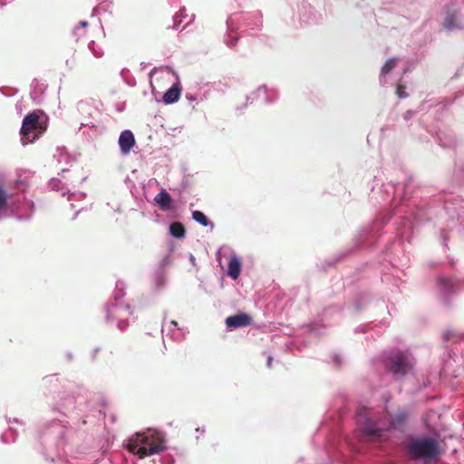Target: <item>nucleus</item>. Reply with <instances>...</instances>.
<instances>
[{"label": "nucleus", "mask_w": 464, "mask_h": 464, "mask_svg": "<svg viewBox=\"0 0 464 464\" xmlns=\"http://www.w3.org/2000/svg\"><path fill=\"white\" fill-rule=\"evenodd\" d=\"M436 138H437L438 143L441 147H444V148L453 147L455 145V143H456L455 140L452 137L448 136L444 132H440V131L437 132L436 133Z\"/></svg>", "instance_id": "cd10ccee"}, {"label": "nucleus", "mask_w": 464, "mask_h": 464, "mask_svg": "<svg viewBox=\"0 0 464 464\" xmlns=\"http://www.w3.org/2000/svg\"><path fill=\"white\" fill-rule=\"evenodd\" d=\"M410 412L403 409L398 411L390 420L378 418L376 412L368 408H360L357 411V422L362 432L367 436L381 437L382 433L391 429H401L409 419Z\"/></svg>", "instance_id": "f03ea898"}, {"label": "nucleus", "mask_w": 464, "mask_h": 464, "mask_svg": "<svg viewBox=\"0 0 464 464\" xmlns=\"http://www.w3.org/2000/svg\"><path fill=\"white\" fill-rule=\"evenodd\" d=\"M100 347H95L92 352V360H94L96 358V355L99 353L100 352Z\"/></svg>", "instance_id": "49530a36"}, {"label": "nucleus", "mask_w": 464, "mask_h": 464, "mask_svg": "<svg viewBox=\"0 0 464 464\" xmlns=\"http://www.w3.org/2000/svg\"><path fill=\"white\" fill-rule=\"evenodd\" d=\"M68 358L71 360L72 358V353H68Z\"/></svg>", "instance_id": "4d7b16f0"}, {"label": "nucleus", "mask_w": 464, "mask_h": 464, "mask_svg": "<svg viewBox=\"0 0 464 464\" xmlns=\"http://www.w3.org/2000/svg\"><path fill=\"white\" fill-rule=\"evenodd\" d=\"M89 108V105L83 102H80L78 103V110L79 111H86V109Z\"/></svg>", "instance_id": "c03bdc74"}, {"label": "nucleus", "mask_w": 464, "mask_h": 464, "mask_svg": "<svg viewBox=\"0 0 464 464\" xmlns=\"http://www.w3.org/2000/svg\"><path fill=\"white\" fill-rule=\"evenodd\" d=\"M162 332L166 333L167 336H169L172 340L180 342L185 338V331L178 327L176 321H170L169 326L163 325Z\"/></svg>", "instance_id": "aec40b11"}, {"label": "nucleus", "mask_w": 464, "mask_h": 464, "mask_svg": "<svg viewBox=\"0 0 464 464\" xmlns=\"http://www.w3.org/2000/svg\"><path fill=\"white\" fill-rule=\"evenodd\" d=\"M366 325H362V326H360L358 328L355 329L356 332L358 331H361V332H366Z\"/></svg>", "instance_id": "3c124183"}, {"label": "nucleus", "mask_w": 464, "mask_h": 464, "mask_svg": "<svg viewBox=\"0 0 464 464\" xmlns=\"http://www.w3.org/2000/svg\"><path fill=\"white\" fill-rule=\"evenodd\" d=\"M83 127H88L90 130H92L93 132L96 131L97 124L93 122L92 121H85L81 123L80 130Z\"/></svg>", "instance_id": "4c0bfd02"}, {"label": "nucleus", "mask_w": 464, "mask_h": 464, "mask_svg": "<svg viewBox=\"0 0 464 464\" xmlns=\"http://www.w3.org/2000/svg\"><path fill=\"white\" fill-rule=\"evenodd\" d=\"M251 323L252 317L245 313H238L226 319V326L229 330L246 327L250 325Z\"/></svg>", "instance_id": "f3484780"}, {"label": "nucleus", "mask_w": 464, "mask_h": 464, "mask_svg": "<svg viewBox=\"0 0 464 464\" xmlns=\"http://www.w3.org/2000/svg\"><path fill=\"white\" fill-rule=\"evenodd\" d=\"M68 158V153L63 148H58L55 153L53 154V159L56 160L58 163H61L63 160L66 161Z\"/></svg>", "instance_id": "72a5a7b5"}, {"label": "nucleus", "mask_w": 464, "mask_h": 464, "mask_svg": "<svg viewBox=\"0 0 464 464\" xmlns=\"http://www.w3.org/2000/svg\"><path fill=\"white\" fill-rule=\"evenodd\" d=\"M181 93V86L179 82L174 83L162 96L165 104H172L179 101Z\"/></svg>", "instance_id": "412c9836"}, {"label": "nucleus", "mask_w": 464, "mask_h": 464, "mask_svg": "<svg viewBox=\"0 0 464 464\" xmlns=\"http://www.w3.org/2000/svg\"><path fill=\"white\" fill-rule=\"evenodd\" d=\"M81 210H77L74 215H73V218H72V220L76 219V218L78 217L79 213H80Z\"/></svg>", "instance_id": "5fc2aeb1"}, {"label": "nucleus", "mask_w": 464, "mask_h": 464, "mask_svg": "<svg viewBox=\"0 0 464 464\" xmlns=\"http://www.w3.org/2000/svg\"><path fill=\"white\" fill-rule=\"evenodd\" d=\"M416 111H411V110H409L407 111L404 114H403V119L405 121H409L410 119H411L414 115H416Z\"/></svg>", "instance_id": "79ce46f5"}, {"label": "nucleus", "mask_w": 464, "mask_h": 464, "mask_svg": "<svg viewBox=\"0 0 464 464\" xmlns=\"http://www.w3.org/2000/svg\"><path fill=\"white\" fill-rule=\"evenodd\" d=\"M6 421L9 425L12 423L23 424V422L17 418H14L13 420H11L10 418H6Z\"/></svg>", "instance_id": "a18cd8bd"}, {"label": "nucleus", "mask_w": 464, "mask_h": 464, "mask_svg": "<svg viewBox=\"0 0 464 464\" xmlns=\"http://www.w3.org/2000/svg\"><path fill=\"white\" fill-rule=\"evenodd\" d=\"M192 218L203 227H214L213 223L208 219L207 216L202 211L194 210L192 212Z\"/></svg>", "instance_id": "c85d7f7f"}, {"label": "nucleus", "mask_w": 464, "mask_h": 464, "mask_svg": "<svg viewBox=\"0 0 464 464\" xmlns=\"http://www.w3.org/2000/svg\"><path fill=\"white\" fill-rule=\"evenodd\" d=\"M156 286L157 288H161L165 285L166 280L163 275H158L156 277Z\"/></svg>", "instance_id": "ea45409f"}, {"label": "nucleus", "mask_w": 464, "mask_h": 464, "mask_svg": "<svg viewBox=\"0 0 464 464\" xmlns=\"http://www.w3.org/2000/svg\"><path fill=\"white\" fill-rule=\"evenodd\" d=\"M16 439V432L10 427L9 431L5 432L1 436V440L4 443L14 442Z\"/></svg>", "instance_id": "473e14b6"}, {"label": "nucleus", "mask_w": 464, "mask_h": 464, "mask_svg": "<svg viewBox=\"0 0 464 464\" xmlns=\"http://www.w3.org/2000/svg\"><path fill=\"white\" fill-rule=\"evenodd\" d=\"M59 182H60V181H59V180H57V179H53V180L51 181V184H52V185H53V186H56V184H57V183H59Z\"/></svg>", "instance_id": "864d4df0"}, {"label": "nucleus", "mask_w": 464, "mask_h": 464, "mask_svg": "<svg viewBox=\"0 0 464 464\" xmlns=\"http://www.w3.org/2000/svg\"><path fill=\"white\" fill-rule=\"evenodd\" d=\"M75 404L76 399L73 396H68L61 399L59 404L61 409L53 408V411H59L63 415L68 416V414L75 408Z\"/></svg>", "instance_id": "393cba45"}, {"label": "nucleus", "mask_w": 464, "mask_h": 464, "mask_svg": "<svg viewBox=\"0 0 464 464\" xmlns=\"http://www.w3.org/2000/svg\"><path fill=\"white\" fill-rule=\"evenodd\" d=\"M169 234L175 238H182L185 237L186 230L184 226L179 222H173L169 227Z\"/></svg>", "instance_id": "bb28decb"}, {"label": "nucleus", "mask_w": 464, "mask_h": 464, "mask_svg": "<svg viewBox=\"0 0 464 464\" xmlns=\"http://www.w3.org/2000/svg\"><path fill=\"white\" fill-rule=\"evenodd\" d=\"M241 272V261L236 255L232 256L229 259L227 266V275L232 279L236 280L238 278Z\"/></svg>", "instance_id": "b1692460"}, {"label": "nucleus", "mask_w": 464, "mask_h": 464, "mask_svg": "<svg viewBox=\"0 0 464 464\" xmlns=\"http://www.w3.org/2000/svg\"><path fill=\"white\" fill-rule=\"evenodd\" d=\"M46 88L47 85L39 80L34 79L32 82L30 96L34 104L39 105L44 102Z\"/></svg>", "instance_id": "6ab92c4d"}, {"label": "nucleus", "mask_w": 464, "mask_h": 464, "mask_svg": "<svg viewBox=\"0 0 464 464\" xmlns=\"http://www.w3.org/2000/svg\"><path fill=\"white\" fill-rule=\"evenodd\" d=\"M430 108V104L429 103V102H425L421 104L420 106V111H424L426 108Z\"/></svg>", "instance_id": "de8ad7c7"}, {"label": "nucleus", "mask_w": 464, "mask_h": 464, "mask_svg": "<svg viewBox=\"0 0 464 464\" xmlns=\"http://www.w3.org/2000/svg\"><path fill=\"white\" fill-rule=\"evenodd\" d=\"M186 98H187L188 101H190V102H193V101H195V99H196L193 95H188V94H187V95H186Z\"/></svg>", "instance_id": "603ef678"}, {"label": "nucleus", "mask_w": 464, "mask_h": 464, "mask_svg": "<svg viewBox=\"0 0 464 464\" xmlns=\"http://www.w3.org/2000/svg\"><path fill=\"white\" fill-rule=\"evenodd\" d=\"M455 175L458 179H464V161L459 162L455 168Z\"/></svg>", "instance_id": "e433bc0d"}, {"label": "nucleus", "mask_w": 464, "mask_h": 464, "mask_svg": "<svg viewBox=\"0 0 464 464\" xmlns=\"http://www.w3.org/2000/svg\"><path fill=\"white\" fill-rule=\"evenodd\" d=\"M282 16L286 23L294 24L295 22V15L294 14V7L290 5H285L281 10Z\"/></svg>", "instance_id": "c756f323"}, {"label": "nucleus", "mask_w": 464, "mask_h": 464, "mask_svg": "<svg viewBox=\"0 0 464 464\" xmlns=\"http://www.w3.org/2000/svg\"><path fill=\"white\" fill-rule=\"evenodd\" d=\"M236 18H234L233 16H230L227 21V34L224 36V42L225 44L232 48L236 45L237 42V39H238V36L237 34H233V26H234V22H235Z\"/></svg>", "instance_id": "5701e85b"}, {"label": "nucleus", "mask_w": 464, "mask_h": 464, "mask_svg": "<svg viewBox=\"0 0 464 464\" xmlns=\"http://www.w3.org/2000/svg\"><path fill=\"white\" fill-rule=\"evenodd\" d=\"M297 12L301 23L312 24L318 21L317 13L314 11V7L305 1L297 5Z\"/></svg>", "instance_id": "2eb2a0df"}, {"label": "nucleus", "mask_w": 464, "mask_h": 464, "mask_svg": "<svg viewBox=\"0 0 464 464\" xmlns=\"http://www.w3.org/2000/svg\"><path fill=\"white\" fill-rule=\"evenodd\" d=\"M197 431L201 432V433H204V432H205V429L203 428L202 430H200L199 428H198V429H197Z\"/></svg>", "instance_id": "6e6d98bb"}, {"label": "nucleus", "mask_w": 464, "mask_h": 464, "mask_svg": "<svg viewBox=\"0 0 464 464\" xmlns=\"http://www.w3.org/2000/svg\"><path fill=\"white\" fill-rule=\"evenodd\" d=\"M88 23L86 21H81L79 26L75 27L73 30V34L77 37L81 36L80 31H83L87 26Z\"/></svg>", "instance_id": "58836bf2"}, {"label": "nucleus", "mask_w": 464, "mask_h": 464, "mask_svg": "<svg viewBox=\"0 0 464 464\" xmlns=\"http://www.w3.org/2000/svg\"><path fill=\"white\" fill-rule=\"evenodd\" d=\"M413 364L414 358L409 351H395L389 357L388 369L401 379L411 370Z\"/></svg>", "instance_id": "9d476101"}, {"label": "nucleus", "mask_w": 464, "mask_h": 464, "mask_svg": "<svg viewBox=\"0 0 464 464\" xmlns=\"http://www.w3.org/2000/svg\"><path fill=\"white\" fill-rule=\"evenodd\" d=\"M442 26L448 32L464 29V24L459 20V12L455 7H447Z\"/></svg>", "instance_id": "4468645a"}, {"label": "nucleus", "mask_w": 464, "mask_h": 464, "mask_svg": "<svg viewBox=\"0 0 464 464\" xmlns=\"http://www.w3.org/2000/svg\"><path fill=\"white\" fill-rule=\"evenodd\" d=\"M34 203L21 196L14 202L12 211L15 218L20 221L30 220L34 212Z\"/></svg>", "instance_id": "9b49d317"}, {"label": "nucleus", "mask_w": 464, "mask_h": 464, "mask_svg": "<svg viewBox=\"0 0 464 464\" xmlns=\"http://www.w3.org/2000/svg\"><path fill=\"white\" fill-rule=\"evenodd\" d=\"M140 65H141L142 67H145V66H146V63H140Z\"/></svg>", "instance_id": "13d9d810"}, {"label": "nucleus", "mask_w": 464, "mask_h": 464, "mask_svg": "<svg viewBox=\"0 0 464 464\" xmlns=\"http://www.w3.org/2000/svg\"><path fill=\"white\" fill-rule=\"evenodd\" d=\"M311 334H314V329L310 330Z\"/></svg>", "instance_id": "bf43d9fd"}, {"label": "nucleus", "mask_w": 464, "mask_h": 464, "mask_svg": "<svg viewBox=\"0 0 464 464\" xmlns=\"http://www.w3.org/2000/svg\"><path fill=\"white\" fill-rule=\"evenodd\" d=\"M164 437L162 432L150 429L144 433H136L126 442L125 447L140 459L162 452Z\"/></svg>", "instance_id": "7ed1b4c3"}, {"label": "nucleus", "mask_w": 464, "mask_h": 464, "mask_svg": "<svg viewBox=\"0 0 464 464\" xmlns=\"http://www.w3.org/2000/svg\"><path fill=\"white\" fill-rule=\"evenodd\" d=\"M459 281L455 277L440 276L437 279V287L441 298L447 302L448 299L456 293L459 288Z\"/></svg>", "instance_id": "ddd939ff"}, {"label": "nucleus", "mask_w": 464, "mask_h": 464, "mask_svg": "<svg viewBox=\"0 0 464 464\" xmlns=\"http://www.w3.org/2000/svg\"><path fill=\"white\" fill-rule=\"evenodd\" d=\"M169 67H160V68H158V67H154L150 72V77H152L159 70H168Z\"/></svg>", "instance_id": "37998d69"}, {"label": "nucleus", "mask_w": 464, "mask_h": 464, "mask_svg": "<svg viewBox=\"0 0 464 464\" xmlns=\"http://www.w3.org/2000/svg\"><path fill=\"white\" fill-rule=\"evenodd\" d=\"M46 130V125L40 121L39 111L28 113L23 120L20 130L21 142L23 145L34 143Z\"/></svg>", "instance_id": "1a4fd4ad"}, {"label": "nucleus", "mask_w": 464, "mask_h": 464, "mask_svg": "<svg viewBox=\"0 0 464 464\" xmlns=\"http://www.w3.org/2000/svg\"><path fill=\"white\" fill-rule=\"evenodd\" d=\"M297 12L301 23L312 24L318 21L317 13L314 11V7L305 1L297 5Z\"/></svg>", "instance_id": "dca6fc26"}, {"label": "nucleus", "mask_w": 464, "mask_h": 464, "mask_svg": "<svg viewBox=\"0 0 464 464\" xmlns=\"http://www.w3.org/2000/svg\"><path fill=\"white\" fill-rule=\"evenodd\" d=\"M272 362H273V357L269 355V356L267 357V360H266V365H267L268 367H271V365H272Z\"/></svg>", "instance_id": "09e8293b"}, {"label": "nucleus", "mask_w": 464, "mask_h": 464, "mask_svg": "<svg viewBox=\"0 0 464 464\" xmlns=\"http://www.w3.org/2000/svg\"><path fill=\"white\" fill-rule=\"evenodd\" d=\"M185 8L179 9V11L173 16V30H179V25L182 22V18L186 17Z\"/></svg>", "instance_id": "2f4dec72"}, {"label": "nucleus", "mask_w": 464, "mask_h": 464, "mask_svg": "<svg viewBox=\"0 0 464 464\" xmlns=\"http://www.w3.org/2000/svg\"><path fill=\"white\" fill-rule=\"evenodd\" d=\"M63 196L68 195L69 200H73V198L82 199L86 197V194L84 192H72L70 193V191H63Z\"/></svg>", "instance_id": "c9c22d12"}, {"label": "nucleus", "mask_w": 464, "mask_h": 464, "mask_svg": "<svg viewBox=\"0 0 464 464\" xmlns=\"http://www.w3.org/2000/svg\"><path fill=\"white\" fill-rule=\"evenodd\" d=\"M189 261L193 266L196 265V258L192 254L189 255Z\"/></svg>", "instance_id": "8fccbe9b"}, {"label": "nucleus", "mask_w": 464, "mask_h": 464, "mask_svg": "<svg viewBox=\"0 0 464 464\" xmlns=\"http://www.w3.org/2000/svg\"><path fill=\"white\" fill-rule=\"evenodd\" d=\"M405 61L398 57L388 59L382 65L380 73V83L382 86L396 85V94L399 98L408 97L404 87L400 84L402 75L407 72Z\"/></svg>", "instance_id": "0eeeda50"}, {"label": "nucleus", "mask_w": 464, "mask_h": 464, "mask_svg": "<svg viewBox=\"0 0 464 464\" xmlns=\"http://www.w3.org/2000/svg\"><path fill=\"white\" fill-rule=\"evenodd\" d=\"M411 182L408 180L404 184L389 183L385 186L384 189L388 196L393 195L392 209L388 214H382L374 220L367 232L370 237L374 236L392 216L395 218L397 237L401 240L410 241L415 227L431 218L430 214L434 212L433 210L428 213L423 209L426 204L418 205L416 198H408Z\"/></svg>", "instance_id": "f257e3e1"}, {"label": "nucleus", "mask_w": 464, "mask_h": 464, "mask_svg": "<svg viewBox=\"0 0 464 464\" xmlns=\"http://www.w3.org/2000/svg\"><path fill=\"white\" fill-rule=\"evenodd\" d=\"M246 26H251V29L259 28L262 25V15L259 12H255L247 17H244Z\"/></svg>", "instance_id": "a878e982"}, {"label": "nucleus", "mask_w": 464, "mask_h": 464, "mask_svg": "<svg viewBox=\"0 0 464 464\" xmlns=\"http://www.w3.org/2000/svg\"><path fill=\"white\" fill-rule=\"evenodd\" d=\"M125 283L117 281L113 292V300L108 302L105 305V320L109 324L117 322V328L123 332L129 326L127 316L132 314L133 311L130 304H124L122 298L125 295Z\"/></svg>", "instance_id": "20e7f679"}, {"label": "nucleus", "mask_w": 464, "mask_h": 464, "mask_svg": "<svg viewBox=\"0 0 464 464\" xmlns=\"http://www.w3.org/2000/svg\"><path fill=\"white\" fill-rule=\"evenodd\" d=\"M154 201L163 211H168L172 208V198L170 195L164 189L156 195Z\"/></svg>", "instance_id": "4be33fe9"}, {"label": "nucleus", "mask_w": 464, "mask_h": 464, "mask_svg": "<svg viewBox=\"0 0 464 464\" xmlns=\"http://www.w3.org/2000/svg\"><path fill=\"white\" fill-rule=\"evenodd\" d=\"M118 143L121 153L124 156L129 155L136 143L133 132L130 130H122L120 134Z\"/></svg>", "instance_id": "a211bd4d"}, {"label": "nucleus", "mask_w": 464, "mask_h": 464, "mask_svg": "<svg viewBox=\"0 0 464 464\" xmlns=\"http://www.w3.org/2000/svg\"><path fill=\"white\" fill-rule=\"evenodd\" d=\"M88 47L95 57L100 58L103 55L102 49L97 46L93 41L89 43Z\"/></svg>", "instance_id": "f704fd0d"}, {"label": "nucleus", "mask_w": 464, "mask_h": 464, "mask_svg": "<svg viewBox=\"0 0 464 464\" xmlns=\"http://www.w3.org/2000/svg\"><path fill=\"white\" fill-rule=\"evenodd\" d=\"M278 98V92L275 88H267L266 85L259 86L256 91L246 96V103H253L255 101H261L269 104Z\"/></svg>", "instance_id": "f8f14e48"}, {"label": "nucleus", "mask_w": 464, "mask_h": 464, "mask_svg": "<svg viewBox=\"0 0 464 464\" xmlns=\"http://www.w3.org/2000/svg\"><path fill=\"white\" fill-rule=\"evenodd\" d=\"M408 455L411 459L431 462L440 455V448L435 438L418 436L411 438L407 446Z\"/></svg>", "instance_id": "423d86ee"}, {"label": "nucleus", "mask_w": 464, "mask_h": 464, "mask_svg": "<svg viewBox=\"0 0 464 464\" xmlns=\"http://www.w3.org/2000/svg\"><path fill=\"white\" fill-rule=\"evenodd\" d=\"M6 200V194L2 187H0V220L7 216Z\"/></svg>", "instance_id": "7c9ffc66"}, {"label": "nucleus", "mask_w": 464, "mask_h": 464, "mask_svg": "<svg viewBox=\"0 0 464 464\" xmlns=\"http://www.w3.org/2000/svg\"><path fill=\"white\" fill-rule=\"evenodd\" d=\"M440 239H441V243H442L443 246L447 247L448 237H447V231L445 228H442L440 231Z\"/></svg>", "instance_id": "a19ab883"}, {"label": "nucleus", "mask_w": 464, "mask_h": 464, "mask_svg": "<svg viewBox=\"0 0 464 464\" xmlns=\"http://www.w3.org/2000/svg\"><path fill=\"white\" fill-rule=\"evenodd\" d=\"M443 201V212L449 216L448 225L450 228H455L458 233H464V199L452 193L438 196L433 198V202Z\"/></svg>", "instance_id": "6e6552de"}, {"label": "nucleus", "mask_w": 464, "mask_h": 464, "mask_svg": "<svg viewBox=\"0 0 464 464\" xmlns=\"http://www.w3.org/2000/svg\"><path fill=\"white\" fill-rule=\"evenodd\" d=\"M68 421L52 419L43 420L38 428V437L43 444L53 445L57 455L65 453L64 447L68 442Z\"/></svg>", "instance_id": "39448f33"}]
</instances>
